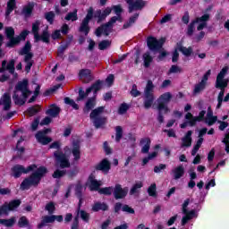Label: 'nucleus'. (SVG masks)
I'll return each instance as SVG.
<instances>
[{"label":"nucleus","mask_w":229,"mask_h":229,"mask_svg":"<svg viewBox=\"0 0 229 229\" xmlns=\"http://www.w3.org/2000/svg\"><path fill=\"white\" fill-rule=\"evenodd\" d=\"M165 44V38H160L157 39V38L153 36H149L147 38V46L149 51L153 53H157V51H160L164 45Z\"/></svg>","instance_id":"1a4fd4ad"},{"label":"nucleus","mask_w":229,"mask_h":229,"mask_svg":"<svg viewBox=\"0 0 229 229\" xmlns=\"http://www.w3.org/2000/svg\"><path fill=\"white\" fill-rule=\"evenodd\" d=\"M15 216H12L9 219H1L0 218V225H3V226H6V228H12L15 223H16Z\"/></svg>","instance_id":"58836bf2"},{"label":"nucleus","mask_w":229,"mask_h":229,"mask_svg":"<svg viewBox=\"0 0 229 229\" xmlns=\"http://www.w3.org/2000/svg\"><path fill=\"white\" fill-rule=\"evenodd\" d=\"M112 10H114L116 16L111 17L108 22L103 23L99 27H98L95 30L96 37L99 38L103 35V33L106 37H108V35H110V33H112V30H114V24H115L117 21H123V17L121 16V14L123 13V7L121 6V4L113 5Z\"/></svg>","instance_id":"f257e3e1"},{"label":"nucleus","mask_w":229,"mask_h":229,"mask_svg":"<svg viewBox=\"0 0 229 229\" xmlns=\"http://www.w3.org/2000/svg\"><path fill=\"white\" fill-rule=\"evenodd\" d=\"M216 89H226L228 87V80L227 79H216Z\"/></svg>","instance_id":"49530a36"},{"label":"nucleus","mask_w":229,"mask_h":229,"mask_svg":"<svg viewBox=\"0 0 229 229\" xmlns=\"http://www.w3.org/2000/svg\"><path fill=\"white\" fill-rule=\"evenodd\" d=\"M104 112L105 106H98L93 109L89 114V119L92 121L93 126L96 128V130L105 128L106 123H108V118L101 115Z\"/></svg>","instance_id":"20e7f679"},{"label":"nucleus","mask_w":229,"mask_h":229,"mask_svg":"<svg viewBox=\"0 0 229 229\" xmlns=\"http://www.w3.org/2000/svg\"><path fill=\"white\" fill-rule=\"evenodd\" d=\"M153 103H155V84L153 81L148 80L144 89L143 106L146 110H149Z\"/></svg>","instance_id":"0eeeda50"},{"label":"nucleus","mask_w":229,"mask_h":229,"mask_svg":"<svg viewBox=\"0 0 229 229\" xmlns=\"http://www.w3.org/2000/svg\"><path fill=\"white\" fill-rule=\"evenodd\" d=\"M77 216L78 219H81L84 222V223H89L90 221V213L81 209V211H77Z\"/></svg>","instance_id":"ea45409f"},{"label":"nucleus","mask_w":229,"mask_h":229,"mask_svg":"<svg viewBox=\"0 0 229 229\" xmlns=\"http://www.w3.org/2000/svg\"><path fill=\"white\" fill-rule=\"evenodd\" d=\"M64 103L65 105H70V106L72 107L73 110H80V106L76 104L74 99H72L69 97L64 98Z\"/></svg>","instance_id":"5fc2aeb1"},{"label":"nucleus","mask_w":229,"mask_h":229,"mask_svg":"<svg viewBox=\"0 0 229 229\" xmlns=\"http://www.w3.org/2000/svg\"><path fill=\"white\" fill-rule=\"evenodd\" d=\"M60 112H62L60 106H56V104H52L46 111V114L50 117H58V115H60Z\"/></svg>","instance_id":"5701e85b"},{"label":"nucleus","mask_w":229,"mask_h":229,"mask_svg":"<svg viewBox=\"0 0 229 229\" xmlns=\"http://www.w3.org/2000/svg\"><path fill=\"white\" fill-rule=\"evenodd\" d=\"M21 94L23 98H21V97H19L17 91H13V100L14 101V104L19 105L20 106H22V105L26 104V99H28L30 94H31V90H30L29 89H23V91H21Z\"/></svg>","instance_id":"2eb2a0df"},{"label":"nucleus","mask_w":229,"mask_h":229,"mask_svg":"<svg viewBox=\"0 0 229 229\" xmlns=\"http://www.w3.org/2000/svg\"><path fill=\"white\" fill-rule=\"evenodd\" d=\"M194 214H196V211L194 210L185 213L186 216H182V225L185 226V225L189 223L192 217H194Z\"/></svg>","instance_id":"a18cd8bd"},{"label":"nucleus","mask_w":229,"mask_h":229,"mask_svg":"<svg viewBox=\"0 0 229 229\" xmlns=\"http://www.w3.org/2000/svg\"><path fill=\"white\" fill-rule=\"evenodd\" d=\"M31 51V42L27 41L24 45V47L19 51L20 56H28V55H30L33 56V53Z\"/></svg>","instance_id":"2f4dec72"},{"label":"nucleus","mask_w":229,"mask_h":229,"mask_svg":"<svg viewBox=\"0 0 229 229\" xmlns=\"http://www.w3.org/2000/svg\"><path fill=\"white\" fill-rule=\"evenodd\" d=\"M140 146H143L141 148V153L144 155L149 153V148H151V139L149 138H143L140 140Z\"/></svg>","instance_id":"a878e982"},{"label":"nucleus","mask_w":229,"mask_h":229,"mask_svg":"<svg viewBox=\"0 0 229 229\" xmlns=\"http://www.w3.org/2000/svg\"><path fill=\"white\" fill-rule=\"evenodd\" d=\"M55 221H57V223H63L64 222V216L62 215H51V216H42L41 222L38 224V229H42L46 225L49 223H55Z\"/></svg>","instance_id":"f8f14e48"},{"label":"nucleus","mask_w":229,"mask_h":229,"mask_svg":"<svg viewBox=\"0 0 229 229\" xmlns=\"http://www.w3.org/2000/svg\"><path fill=\"white\" fill-rule=\"evenodd\" d=\"M28 79H25L22 81H19L14 87V92H22L23 90L28 89Z\"/></svg>","instance_id":"e433bc0d"},{"label":"nucleus","mask_w":229,"mask_h":229,"mask_svg":"<svg viewBox=\"0 0 229 229\" xmlns=\"http://www.w3.org/2000/svg\"><path fill=\"white\" fill-rule=\"evenodd\" d=\"M112 46V42L108 39H104L98 43V49L100 51H105V49H108Z\"/></svg>","instance_id":"6e6d98bb"},{"label":"nucleus","mask_w":229,"mask_h":229,"mask_svg":"<svg viewBox=\"0 0 229 229\" xmlns=\"http://www.w3.org/2000/svg\"><path fill=\"white\" fill-rule=\"evenodd\" d=\"M210 74H212V70H208L205 72V74L202 76L201 81L195 84L193 94H199V92L207 89V83L208 81V78H210Z\"/></svg>","instance_id":"ddd939ff"},{"label":"nucleus","mask_w":229,"mask_h":229,"mask_svg":"<svg viewBox=\"0 0 229 229\" xmlns=\"http://www.w3.org/2000/svg\"><path fill=\"white\" fill-rule=\"evenodd\" d=\"M55 17L56 14L53 11L45 13V19L49 24H55Z\"/></svg>","instance_id":"3c124183"},{"label":"nucleus","mask_w":229,"mask_h":229,"mask_svg":"<svg viewBox=\"0 0 229 229\" xmlns=\"http://www.w3.org/2000/svg\"><path fill=\"white\" fill-rule=\"evenodd\" d=\"M138 19L139 13H134L133 16H131L129 18V21L123 25V29L128 30V28H131V24H135Z\"/></svg>","instance_id":"79ce46f5"},{"label":"nucleus","mask_w":229,"mask_h":229,"mask_svg":"<svg viewBox=\"0 0 229 229\" xmlns=\"http://www.w3.org/2000/svg\"><path fill=\"white\" fill-rule=\"evenodd\" d=\"M72 153L73 155L74 162H78L81 158V147L80 146V142L73 141Z\"/></svg>","instance_id":"aec40b11"},{"label":"nucleus","mask_w":229,"mask_h":229,"mask_svg":"<svg viewBox=\"0 0 229 229\" xmlns=\"http://www.w3.org/2000/svg\"><path fill=\"white\" fill-rule=\"evenodd\" d=\"M54 158L56 167H60V169H67L71 167V161H69V157L65 153H64V151H55Z\"/></svg>","instance_id":"6e6552de"},{"label":"nucleus","mask_w":229,"mask_h":229,"mask_svg":"<svg viewBox=\"0 0 229 229\" xmlns=\"http://www.w3.org/2000/svg\"><path fill=\"white\" fill-rule=\"evenodd\" d=\"M72 36L69 37V40L65 42L64 45H61L57 48V56L59 58H62V60H65V55H64V53H65V50L71 46V42H72Z\"/></svg>","instance_id":"412c9836"},{"label":"nucleus","mask_w":229,"mask_h":229,"mask_svg":"<svg viewBox=\"0 0 229 229\" xmlns=\"http://www.w3.org/2000/svg\"><path fill=\"white\" fill-rule=\"evenodd\" d=\"M89 191H97L99 192L101 191V182L95 179L94 174H90L89 176Z\"/></svg>","instance_id":"6ab92c4d"},{"label":"nucleus","mask_w":229,"mask_h":229,"mask_svg":"<svg viewBox=\"0 0 229 229\" xmlns=\"http://www.w3.org/2000/svg\"><path fill=\"white\" fill-rule=\"evenodd\" d=\"M146 6V1L144 0H135L131 6H129L128 12L131 13L134 10H142Z\"/></svg>","instance_id":"c85d7f7f"},{"label":"nucleus","mask_w":229,"mask_h":229,"mask_svg":"<svg viewBox=\"0 0 229 229\" xmlns=\"http://www.w3.org/2000/svg\"><path fill=\"white\" fill-rule=\"evenodd\" d=\"M9 41L5 44L6 47H15V46H19L21 41L17 37L9 38Z\"/></svg>","instance_id":"603ef678"},{"label":"nucleus","mask_w":229,"mask_h":229,"mask_svg":"<svg viewBox=\"0 0 229 229\" xmlns=\"http://www.w3.org/2000/svg\"><path fill=\"white\" fill-rule=\"evenodd\" d=\"M21 199H13L11 200L7 205L9 210L12 212L13 210H15V208H19L21 207Z\"/></svg>","instance_id":"de8ad7c7"},{"label":"nucleus","mask_w":229,"mask_h":229,"mask_svg":"<svg viewBox=\"0 0 229 229\" xmlns=\"http://www.w3.org/2000/svg\"><path fill=\"white\" fill-rule=\"evenodd\" d=\"M15 8H17V2H15V0H9L7 2V7L5 10V17L10 16V14L15 10Z\"/></svg>","instance_id":"c9c22d12"},{"label":"nucleus","mask_w":229,"mask_h":229,"mask_svg":"<svg viewBox=\"0 0 229 229\" xmlns=\"http://www.w3.org/2000/svg\"><path fill=\"white\" fill-rule=\"evenodd\" d=\"M47 174V169L46 166H39L35 172H33L30 177L25 178L21 183V191H29L30 187L33 185L37 187L40 183L41 180Z\"/></svg>","instance_id":"7ed1b4c3"},{"label":"nucleus","mask_w":229,"mask_h":229,"mask_svg":"<svg viewBox=\"0 0 229 229\" xmlns=\"http://www.w3.org/2000/svg\"><path fill=\"white\" fill-rule=\"evenodd\" d=\"M205 114H207V111L202 110L199 113L198 116H194L192 115V113L188 112L185 114L184 119H186V121H190V126H196L197 123H201V121L205 120Z\"/></svg>","instance_id":"4468645a"},{"label":"nucleus","mask_w":229,"mask_h":229,"mask_svg":"<svg viewBox=\"0 0 229 229\" xmlns=\"http://www.w3.org/2000/svg\"><path fill=\"white\" fill-rule=\"evenodd\" d=\"M90 94V92H88V89H86V92L83 90V88H79V96L76 99V101H83L85 98H87Z\"/></svg>","instance_id":"13d9d810"},{"label":"nucleus","mask_w":229,"mask_h":229,"mask_svg":"<svg viewBox=\"0 0 229 229\" xmlns=\"http://www.w3.org/2000/svg\"><path fill=\"white\" fill-rule=\"evenodd\" d=\"M23 62L26 64L25 72L28 73L31 71V67H33V64H35V61H33V56H31V55H25Z\"/></svg>","instance_id":"473e14b6"},{"label":"nucleus","mask_w":229,"mask_h":229,"mask_svg":"<svg viewBox=\"0 0 229 229\" xmlns=\"http://www.w3.org/2000/svg\"><path fill=\"white\" fill-rule=\"evenodd\" d=\"M171 99H173V94H171V92H165L160 95L157 98V110H164V114H168L169 107L167 105H169Z\"/></svg>","instance_id":"9d476101"},{"label":"nucleus","mask_w":229,"mask_h":229,"mask_svg":"<svg viewBox=\"0 0 229 229\" xmlns=\"http://www.w3.org/2000/svg\"><path fill=\"white\" fill-rule=\"evenodd\" d=\"M143 58V65L146 69L150 67L151 64H153V56H151V54L149 52H146L142 55Z\"/></svg>","instance_id":"f704fd0d"},{"label":"nucleus","mask_w":229,"mask_h":229,"mask_svg":"<svg viewBox=\"0 0 229 229\" xmlns=\"http://www.w3.org/2000/svg\"><path fill=\"white\" fill-rule=\"evenodd\" d=\"M174 180H180L185 174V168L182 165L172 170Z\"/></svg>","instance_id":"7c9ffc66"},{"label":"nucleus","mask_w":229,"mask_h":229,"mask_svg":"<svg viewBox=\"0 0 229 229\" xmlns=\"http://www.w3.org/2000/svg\"><path fill=\"white\" fill-rule=\"evenodd\" d=\"M67 171L65 170H60L56 169L54 174H52L53 178H63V176H65V174Z\"/></svg>","instance_id":"774afa93"},{"label":"nucleus","mask_w":229,"mask_h":229,"mask_svg":"<svg viewBox=\"0 0 229 229\" xmlns=\"http://www.w3.org/2000/svg\"><path fill=\"white\" fill-rule=\"evenodd\" d=\"M96 107V96L88 98L83 107V114H89Z\"/></svg>","instance_id":"393cba45"},{"label":"nucleus","mask_w":229,"mask_h":229,"mask_svg":"<svg viewBox=\"0 0 229 229\" xmlns=\"http://www.w3.org/2000/svg\"><path fill=\"white\" fill-rule=\"evenodd\" d=\"M35 137H36V140H38L39 144H42V146H47V144H50V142H53V138L44 136L42 135V133H36Z\"/></svg>","instance_id":"cd10ccee"},{"label":"nucleus","mask_w":229,"mask_h":229,"mask_svg":"<svg viewBox=\"0 0 229 229\" xmlns=\"http://www.w3.org/2000/svg\"><path fill=\"white\" fill-rule=\"evenodd\" d=\"M104 83L105 82L101 80L96 81L89 88H88V92H92L93 90V94L96 96V94H98V92L103 89Z\"/></svg>","instance_id":"bb28decb"},{"label":"nucleus","mask_w":229,"mask_h":229,"mask_svg":"<svg viewBox=\"0 0 229 229\" xmlns=\"http://www.w3.org/2000/svg\"><path fill=\"white\" fill-rule=\"evenodd\" d=\"M75 196L76 198L83 197V184L80 181L75 185Z\"/></svg>","instance_id":"864d4df0"},{"label":"nucleus","mask_w":229,"mask_h":229,"mask_svg":"<svg viewBox=\"0 0 229 229\" xmlns=\"http://www.w3.org/2000/svg\"><path fill=\"white\" fill-rule=\"evenodd\" d=\"M128 110H130V106H128V104L126 103H123L120 105L118 108V114L119 115H124V114H126Z\"/></svg>","instance_id":"052dcab7"},{"label":"nucleus","mask_w":229,"mask_h":229,"mask_svg":"<svg viewBox=\"0 0 229 229\" xmlns=\"http://www.w3.org/2000/svg\"><path fill=\"white\" fill-rule=\"evenodd\" d=\"M40 31V21L37 20L32 23L31 33L34 37L35 42H44L45 44H49L51 42V34H49V27H46V29L42 31L41 35L38 33Z\"/></svg>","instance_id":"423d86ee"},{"label":"nucleus","mask_w":229,"mask_h":229,"mask_svg":"<svg viewBox=\"0 0 229 229\" xmlns=\"http://www.w3.org/2000/svg\"><path fill=\"white\" fill-rule=\"evenodd\" d=\"M35 169H37V165L35 164L29 165L27 168L22 165H15L12 167L11 171L13 178H21L22 174H28V173L35 171Z\"/></svg>","instance_id":"9b49d317"},{"label":"nucleus","mask_w":229,"mask_h":229,"mask_svg":"<svg viewBox=\"0 0 229 229\" xmlns=\"http://www.w3.org/2000/svg\"><path fill=\"white\" fill-rule=\"evenodd\" d=\"M0 105H4V112H8L10 108H12V96L9 93H4L2 97V102L0 101Z\"/></svg>","instance_id":"b1692460"},{"label":"nucleus","mask_w":229,"mask_h":229,"mask_svg":"<svg viewBox=\"0 0 229 229\" xmlns=\"http://www.w3.org/2000/svg\"><path fill=\"white\" fill-rule=\"evenodd\" d=\"M65 21H72V22H75L78 21V9H74L73 12H70L64 17Z\"/></svg>","instance_id":"c03bdc74"},{"label":"nucleus","mask_w":229,"mask_h":229,"mask_svg":"<svg viewBox=\"0 0 229 229\" xmlns=\"http://www.w3.org/2000/svg\"><path fill=\"white\" fill-rule=\"evenodd\" d=\"M40 112V106L39 105H35L27 109V114L29 117H33V115H37Z\"/></svg>","instance_id":"37998d69"},{"label":"nucleus","mask_w":229,"mask_h":229,"mask_svg":"<svg viewBox=\"0 0 229 229\" xmlns=\"http://www.w3.org/2000/svg\"><path fill=\"white\" fill-rule=\"evenodd\" d=\"M113 194L114 199H124L128 196V188H123L119 183L113 188Z\"/></svg>","instance_id":"dca6fc26"},{"label":"nucleus","mask_w":229,"mask_h":229,"mask_svg":"<svg viewBox=\"0 0 229 229\" xmlns=\"http://www.w3.org/2000/svg\"><path fill=\"white\" fill-rule=\"evenodd\" d=\"M18 226L19 228H30V220L26 216H22L18 220Z\"/></svg>","instance_id":"a19ab883"},{"label":"nucleus","mask_w":229,"mask_h":229,"mask_svg":"<svg viewBox=\"0 0 229 229\" xmlns=\"http://www.w3.org/2000/svg\"><path fill=\"white\" fill-rule=\"evenodd\" d=\"M79 77L83 80V83H90L92 81V72L89 69H82L79 72Z\"/></svg>","instance_id":"4be33fe9"},{"label":"nucleus","mask_w":229,"mask_h":229,"mask_svg":"<svg viewBox=\"0 0 229 229\" xmlns=\"http://www.w3.org/2000/svg\"><path fill=\"white\" fill-rule=\"evenodd\" d=\"M177 47H178V51H180L184 56H191V55H192V47H183L182 46V44L177 43Z\"/></svg>","instance_id":"4c0bfd02"},{"label":"nucleus","mask_w":229,"mask_h":229,"mask_svg":"<svg viewBox=\"0 0 229 229\" xmlns=\"http://www.w3.org/2000/svg\"><path fill=\"white\" fill-rule=\"evenodd\" d=\"M208 21H210V14L208 13L195 18L188 25L186 35H188V37H192L194 35L196 24H199L197 27V31H201L202 30H205V28H207V22H208Z\"/></svg>","instance_id":"39448f33"},{"label":"nucleus","mask_w":229,"mask_h":229,"mask_svg":"<svg viewBox=\"0 0 229 229\" xmlns=\"http://www.w3.org/2000/svg\"><path fill=\"white\" fill-rule=\"evenodd\" d=\"M226 74H228V66H225L224 68H222V70L216 76V80H225Z\"/></svg>","instance_id":"338daca9"},{"label":"nucleus","mask_w":229,"mask_h":229,"mask_svg":"<svg viewBox=\"0 0 229 229\" xmlns=\"http://www.w3.org/2000/svg\"><path fill=\"white\" fill-rule=\"evenodd\" d=\"M21 142H24V138L21 136L16 144V151H18V156L22 157L23 153L26 151L24 147H19Z\"/></svg>","instance_id":"09e8293b"},{"label":"nucleus","mask_w":229,"mask_h":229,"mask_svg":"<svg viewBox=\"0 0 229 229\" xmlns=\"http://www.w3.org/2000/svg\"><path fill=\"white\" fill-rule=\"evenodd\" d=\"M10 212L7 204H4L0 207V217H2V216H9Z\"/></svg>","instance_id":"69168bd1"},{"label":"nucleus","mask_w":229,"mask_h":229,"mask_svg":"<svg viewBox=\"0 0 229 229\" xmlns=\"http://www.w3.org/2000/svg\"><path fill=\"white\" fill-rule=\"evenodd\" d=\"M112 169V164L107 158L102 159L98 165H95L96 171H102L104 174H108Z\"/></svg>","instance_id":"f3484780"},{"label":"nucleus","mask_w":229,"mask_h":229,"mask_svg":"<svg viewBox=\"0 0 229 229\" xmlns=\"http://www.w3.org/2000/svg\"><path fill=\"white\" fill-rule=\"evenodd\" d=\"M45 210H47L49 214H55V210H56V206L55 205V202H48L45 207Z\"/></svg>","instance_id":"e2e57ef3"},{"label":"nucleus","mask_w":229,"mask_h":229,"mask_svg":"<svg viewBox=\"0 0 229 229\" xmlns=\"http://www.w3.org/2000/svg\"><path fill=\"white\" fill-rule=\"evenodd\" d=\"M142 187H143L142 182H136L131 187V189L130 191V194L131 195L137 194V192H139V189H142Z\"/></svg>","instance_id":"680f3d73"},{"label":"nucleus","mask_w":229,"mask_h":229,"mask_svg":"<svg viewBox=\"0 0 229 229\" xmlns=\"http://www.w3.org/2000/svg\"><path fill=\"white\" fill-rule=\"evenodd\" d=\"M6 60L2 61V67L0 68V72L3 73L5 71H9L10 74L15 72V60L11 59L6 65Z\"/></svg>","instance_id":"a211bd4d"},{"label":"nucleus","mask_w":229,"mask_h":229,"mask_svg":"<svg viewBox=\"0 0 229 229\" xmlns=\"http://www.w3.org/2000/svg\"><path fill=\"white\" fill-rule=\"evenodd\" d=\"M148 196L151 198H157V183H152L147 191Z\"/></svg>","instance_id":"4d7b16f0"},{"label":"nucleus","mask_w":229,"mask_h":229,"mask_svg":"<svg viewBox=\"0 0 229 229\" xmlns=\"http://www.w3.org/2000/svg\"><path fill=\"white\" fill-rule=\"evenodd\" d=\"M5 37L8 39L15 37V29H13V27H6L5 28Z\"/></svg>","instance_id":"0e129e2a"},{"label":"nucleus","mask_w":229,"mask_h":229,"mask_svg":"<svg viewBox=\"0 0 229 229\" xmlns=\"http://www.w3.org/2000/svg\"><path fill=\"white\" fill-rule=\"evenodd\" d=\"M121 139H123V127L118 125L115 127V141L121 142Z\"/></svg>","instance_id":"bf43d9fd"},{"label":"nucleus","mask_w":229,"mask_h":229,"mask_svg":"<svg viewBox=\"0 0 229 229\" xmlns=\"http://www.w3.org/2000/svg\"><path fill=\"white\" fill-rule=\"evenodd\" d=\"M113 193H114L113 186L100 188L98 191V194H103L104 196H112Z\"/></svg>","instance_id":"8fccbe9b"},{"label":"nucleus","mask_w":229,"mask_h":229,"mask_svg":"<svg viewBox=\"0 0 229 229\" xmlns=\"http://www.w3.org/2000/svg\"><path fill=\"white\" fill-rule=\"evenodd\" d=\"M91 209L93 212H99V210H102L103 212H106V210H108V204L105 202H96L92 206Z\"/></svg>","instance_id":"72a5a7b5"},{"label":"nucleus","mask_w":229,"mask_h":229,"mask_svg":"<svg viewBox=\"0 0 229 229\" xmlns=\"http://www.w3.org/2000/svg\"><path fill=\"white\" fill-rule=\"evenodd\" d=\"M93 17L95 19H98V24L103 22V21L106 19V16L104 14V13L101 12V9L97 10L94 13V7L90 6L87 10V14L81 23V26L79 28L80 33H84V35L86 36L90 33V26L89 24L90 23V21H92Z\"/></svg>","instance_id":"f03ea898"},{"label":"nucleus","mask_w":229,"mask_h":229,"mask_svg":"<svg viewBox=\"0 0 229 229\" xmlns=\"http://www.w3.org/2000/svg\"><path fill=\"white\" fill-rule=\"evenodd\" d=\"M35 8V4L29 3L27 5H25L21 10V14L24 15L26 19H29V17H31L33 14V9Z\"/></svg>","instance_id":"c756f323"}]
</instances>
